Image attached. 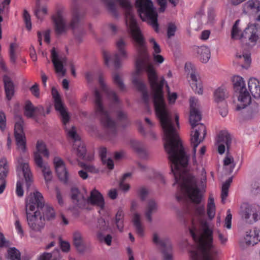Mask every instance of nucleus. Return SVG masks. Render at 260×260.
<instances>
[{"label":"nucleus","mask_w":260,"mask_h":260,"mask_svg":"<svg viewBox=\"0 0 260 260\" xmlns=\"http://www.w3.org/2000/svg\"><path fill=\"white\" fill-rule=\"evenodd\" d=\"M35 164L38 168L42 169L46 182H50L52 176L50 167L47 163L43 162L42 156L37 153L35 154Z\"/></svg>","instance_id":"nucleus-20"},{"label":"nucleus","mask_w":260,"mask_h":260,"mask_svg":"<svg viewBox=\"0 0 260 260\" xmlns=\"http://www.w3.org/2000/svg\"><path fill=\"white\" fill-rule=\"evenodd\" d=\"M137 192L142 201H144L148 193L147 189L144 187H140L137 190Z\"/></svg>","instance_id":"nucleus-59"},{"label":"nucleus","mask_w":260,"mask_h":260,"mask_svg":"<svg viewBox=\"0 0 260 260\" xmlns=\"http://www.w3.org/2000/svg\"><path fill=\"white\" fill-rule=\"evenodd\" d=\"M9 172V166L5 157L1 158V181L6 179Z\"/></svg>","instance_id":"nucleus-43"},{"label":"nucleus","mask_w":260,"mask_h":260,"mask_svg":"<svg viewBox=\"0 0 260 260\" xmlns=\"http://www.w3.org/2000/svg\"><path fill=\"white\" fill-rule=\"evenodd\" d=\"M44 200L42 194L38 191L31 193L26 200L25 212H35L39 211L44 206Z\"/></svg>","instance_id":"nucleus-11"},{"label":"nucleus","mask_w":260,"mask_h":260,"mask_svg":"<svg viewBox=\"0 0 260 260\" xmlns=\"http://www.w3.org/2000/svg\"><path fill=\"white\" fill-rule=\"evenodd\" d=\"M253 233L251 231L249 232H246L244 240L240 243L242 248L244 249L246 246L250 245L254 246L260 240L258 234H256L255 231H254Z\"/></svg>","instance_id":"nucleus-23"},{"label":"nucleus","mask_w":260,"mask_h":260,"mask_svg":"<svg viewBox=\"0 0 260 260\" xmlns=\"http://www.w3.org/2000/svg\"><path fill=\"white\" fill-rule=\"evenodd\" d=\"M189 233L198 247V251H190L191 259L212 260V256L216 255L217 251L212 244V231L209 229L207 221H200L199 230L192 220V227L189 228Z\"/></svg>","instance_id":"nucleus-2"},{"label":"nucleus","mask_w":260,"mask_h":260,"mask_svg":"<svg viewBox=\"0 0 260 260\" xmlns=\"http://www.w3.org/2000/svg\"><path fill=\"white\" fill-rule=\"evenodd\" d=\"M132 145L134 149L143 158H146L148 155V153L144 145L140 142L136 141H132L131 142Z\"/></svg>","instance_id":"nucleus-34"},{"label":"nucleus","mask_w":260,"mask_h":260,"mask_svg":"<svg viewBox=\"0 0 260 260\" xmlns=\"http://www.w3.org/2000/svg\"><path fill=\"white\" fill-rule=\"evenodd\" d=\"M248 86L249 90L255 99L260 98V86L258 81L254 78L249 79Z\"/></svg>","instance_id":"nucleus-24"},{"label":"nucleus","mask_w":260,"mask_h":260,"mask_svg":"<svg viewBox=\"0 0 260 260\" xmlns=\"http://www.w3.org/2000/svg\"><path fill=\"white\" fill-rule=\"evenodd\" d=\"M260 38V27L254 24L248 25L241 35L240 39L244 41V39L248 40L250 42L255 44Z\"/></svg>","instance_id":"nucleus-18"},{"label":"nucleus","mask_w":260,"mask_h":260,"mask_svg":"<svg viewBox=\"0 0 260 260\" xmlns=\"http://www.w3.org/2000/svg\"><path fill=\"white\" fill-rule=\"evenodd\" d=\"M51 57L56 73H61L62 76H64L66 73V70L64 69L63 65L67 62V58L60 56L55 47H53L51 50Z\"/></svg>","instance_id":"nucleus-17"},{"label":"nucleus","mask_w":260,"mask_h":260,"mask_svg":"<svg viewBox=\"0 0 260 260\" xmlns=\"http://www.w3.org/2000/svg\"><path fill=\"white\" fill-rule=\"evenodd\" d=\"M232 218V215L231 213L230 210H228L227 211V215L224 220V226L228 229L231 228V220Z\"/></svg>","instance_id":"nucleus-60"},{"label":"nucleus","mask_w":260,"mask_h":260,"mask_svg":"<svg viewBox=\"0 0 260 260\" xmlns=\"http://www.w3.org/2000/svg\"><path fill=\"white\" fill-rule=\"evenodd\" d=\"M77 155L85 160H91V157L86 156V149L84 144H80L78 145L77 149Z\"/></svg>","instance_id":"nucleus-49"},{"label":"nucleus","mask_w":260,"mask_h":260,"mask_svg":"<svg viewBox=\"0 0 260 260\" xmlns=\"http://www.w3.org/2000/svg\"><path fill=\"white\" fill-rule=\"evenodd\" d=\"M31 93L34 95L36 98H39L40 96V90L39 88V85L37 83H35L34 85H32L29 89Z\"/></svg>","instance_id":"nucleus-61"},{"label":"nucleus","mask_w":260,"mask_h":260,"mask_svg":"<svg viewBox=\"0 0 260 260\" xmlns=\"http://www.w3.org/2000/svg\"><path fill=\"white\" fill-rule=\"evenodd\" d=\"M132 175V173H126L122 176L121 177L119 183V186L120 189L124 191H127L129 188V185L128 184H124V182L125 180V179L129 177H131Z\"/></svg>","instance_id":"nucleus-50"},{"label":"nucleus","mask_w":260,"mask_h":260,"mask_svg":"<svg viewBox=\"0 0 260 260\" xmlns=\"http://www.w3.org/2000/svg\"><path fill=\"white\" fill-rule=\"evenodd\" d=\"M99 82L102 89L107 94L108 97L112 99L115 103H118V98L115 91L110 89L104 83V79L102 75L99 76Z\"/></svg>","instance_id":"nucleus-27"},{"label":"nucleus","mask_w":260,"mask_h":260,"mask_svg":"<svg viewBox=\"0 0 260 260\" xmlns=\"http://www.w3.org/2000/svg\"><path fill=\"white\" fill-rule=\"evenodd\" d=\"M232 182V177L229 178L222 186L221 189V200L222 203H224V200L228 196L229 188L231 182Z\"/></svg>","instance_id":"nucleus-46"},{"label":"nucleus","mask_w":260,"mask_h":260,"mask_svg":"<svg viewBox=\"0 0 260 260\" xmlns=\"http://www.w3.org/2000/svg\"><path fill=\"white\" fill-rule=\"evenodd\" d=\"M117 120L120 123L122 128H125L131 124V121L128 118L127 113L126 111L118 110L116 112Z\"/></svg>","instance_id":"nucleus-29"},{"label":"nucleus","mask_w":260,"mask_h":260,"mask_svg":"<svg viewBox=\"0 0 260 260\" xmlns=\"http://www.w3.org/2000/svg\"><path fill=\"white\" fill-rule=\"evenodd\" d=\"M247 9L257 13L260 11V2L258 0H249L245 4Z\"/></svg>","instance_id":"nucleus-41"},{"label":"nucleus","mask_w":260,"mask_h":260,"mask_svg":"<svg viewBox=\"0 0 260 260\" xmlns=\"http://www.w3.org/2000/svg\"><path fill=\"white\" fill-rule=\"evenodd\" d=\"M127 45V42L123 38H120L116 41V46L117 52L114 54L112 57L114 66L116 69H118L121 67V60L126 59L128 57L126 50Z\"/></svg>","instance_id":"nucleus-15"},{"label":"nucleus","mask_w":260,"mask_h":260,"mask_svg":"<svg viewBox=\"0 0 260 260\" xmlns=\"http://www.w3.org/2000/svg\"><path fill=\"white\" fill-rule=\"evenodd\" d=\"M177 27L175 24L173 23L170 22L168 24L167 29V36L169 38L174 36L176 31Z\"/></svg>","instance_id":"nucleus-57"},{"label":"nucleus","mask_w":260,"mask_h":260,"mask_svg":"<svg viewBox=\"0 0 260 260\" xmlns=\"http://www.w3.org/2000/svg\"><path fill=\"white\" fill-rule=\"evenodd\" d=\"M136 6L140 17L143 20H148L157 32L159 31V25L157 22V14L154 10L151 0H137Z\"/></svg>","instance_id":"nucleus-5"},{"label":"nucleus","mask_w":260,"mask_h":260,"mask_svg":"<svg viewBox=\"0 0 260 260\" xmlns=\"http://www.w3.org/2000/svg\"><path fill=\"white\" fill-rule=\"evenodd\" d=\"M152 242L160 248L164 260H173L172 244L168 238L160 239L158 234L154 233L153 234Z\"/></svg>","instance_id":"nucleus-13"},{"label":"nucleus","mask_w":260,"mask_h":260,"mask_svg":"<svg viewBox=\"0 0 260 260\" xmlns=\"http://www.w3.org/2000/svg\"><path fill=\"white\" fill-rule=\"evenodd\" d=\"M52 95L54 99L55 110L59 112L61 120L65 130H67V124L70 120V116L62 103L60 95L55 87L52 88Z\"/></svg>","instance_id":"nucleus-10"},{"label":"nucleus","mask_w":260,"mask_h":260,"mask_svg":"<svg viewBox=\"0 0 260 260\" xmlns=\"http://www.w3.org/2000/svg\"><path fill=\"white\" fill-rule=\"evenodd\" d=\"M41 213L44 219L46 218L48 220H52L55 218V213L54 210L52 207L49 205H44L42 209H41Z\"/></svg>","instance_id":"nucleus-35"},{"label":"nucleus","mask_w":260,"mask_h":260,"mask_svg":"<svg viewBox=\"0 0 260 260\" xmlns=\"http://www.w3.org/2000/svg\"><path fill=\"white\" fill-rule=\"evenodd\" d=\"M241 215L246 221L250 224L260 219V207L244 204L241 207Z\"/></svg>","instance_id":"nucleus-14"},{"label":"nucleus","mask_w":260,"mask_h":260,"mask_svg":"<svg viewBox=\"0 0 260 260\" xmlns=\"http://www.w3.org/2000/svg\"><path fill=\"white\" fill-rule=\"evenodd\" d=\"M1 72L4 73L3 75V82L6 99L9 101L14 95L15 85L13 79L11 77V72L6 66L5 62L2 58Z\"/></svg>","instance_id":"nucleus-8"},{"label":"nucleus","mask_w":260,"mask_h":260,"mask_svg":"<svg viewBox=\"0 0 260 260\" xmlns=\"http://www.w3.org/2000/svg\"><path fill=\"white\" fill-rule=\"evenodd\" d=\"M35 113L36 114V119H35L36 121H38L37 118V116L40 115L45 116L44 108L41 105H38L36 107H35Z\"/></svg>","instance_id":"nucleus-58"},{"label":"nucleus","mask_w":260,"mask_h":260,"mask_svg":"<svg viewBox=\"0 0 260 260\" xmlns=\"http://www.w3.org/2000/svg\"><path fill=\"white\" fill-rule=\"evenodd\" d=\"M16 194L19 197L23 196V189L22 188V183L20 181H18L16 184Z\"/></svg>","instance_id":"nucleus-64"},{"label":"nucleus","mask_w":260,"mask_h":260,"mask_svg":"<svg viewBox=\"0 0 260 260\" xmlns=\"http://www.w3.org/2000/svg\"><path fill=\"white\" fill-rule=\"evenodd\" d=\"M97 227L99 230L97 237L98 239L102 241L103 239V233L110 229L109 222L106 221L104 218L101 217L98 219Z\"/></svg>","instance_id":"nucleus-30"},{"label":"nucleus","mask_w":260,"mask_h":260,"mask_svg":"<svg viewBox=\"0 0 260 260\" xmlns=\"http://www.w3.org/2000/svg\"><path fill=\"white\" fill-rule=\"evenodd\" d=\"M92 205L96 206L103 209L105 207L104 199L103 195L96 189H93L90 192V194L89 197L86 199L84 197H82V201L83 203L85 202Z\"/></svg>","instance_id":"nucleus-19"},{"label":"nucleus","mask_w":260,"mask_h":260,"mask_svg":"<svg viewBox=\"0 0 260 260\" xmlns=\"http://www.w3.org/2000/svg\"><path fill=\"white\" fill-rule=\"evenodd\" d=\"M217 143L225 145L227 148V154L229 153V149L232 143V137L228 132H220L218 135Z\"/></svg>","instance_id":"nucleus-31"},{"label":"nucleus","mask_w":260,"mask_h":260,"mask_svg":"<svg viewBox=\"0 0 260 260\" xmlns=\"http://www.w3.org/2000/svg\"><path fill=\"white\" fill-rule=\"evenodd\" d=\"M223 165L228 173L229 174H231L236 166L233 157L227 155L223 160Z\"/></svg>","instance_id":"nucleus-39"},{"label":"nucleus","mask_w":260,"mask_h":260,"mask_svg":"<svg viewBox=\"0 0 260 260\" xmlns=\"http://www.w3.org/2000/svg\"><path fill=\"white\" fill-rule=\"evenodd\" d=\"M157 210V204L153 200H150L148 202L145 212V216L148 222H151L152 220V215Z\"/></svg>","instance_id":"nucleus-28"},{"label":"nucleus","mask_w":260,"mask_h":260,"mask_svg":"<svg viewBox=\"0 0 260 260\" xmlns=\"http://www.w3.org/2000/svg\"><path fill=\"white\" fill-rule=\"evenodd\" d=\"M113 80L114 83L121 91H123L125 89L123 80L119 74L117 73L113 74Z\"/></svg>","instance_id":"nucleus-47"},{"label":"nucleus","mask_w":260,"mask_h":260,"mask_svg":"<svg viewBox=\"0 0 260 260\" xmlns=\"http://www.w3.org/2000/svg\"><path fill=\"white\" fill-rule=\"evenodd\" d=\"M109 11L115 16L118 15L114 2L110 0H103Z\"/></svg>","instance_id":"nucleus-51"},{"label":"nucleus","mask_w":260,"mask_h":260,"mask_svg":"<svg viewBox=\"0 0 260 260\" xmlns=\"http://www.w3.org/2000/svg\"><path fill=\"white\" fill-rule=\"evenodd\" d=\"M58 252V251L57 250L53 251L52 253L44 252L40 255L39 260H51L52 258H53L52 260L55 259Z\"/></svg>","instance_id":"nucleus-52"},{"label":"nucleus","mask_w":260,"mask_h":260,"mask_svg":"<svg viewBox=\"0 0 260 260\" xmlns=\"http://www.w3.org/2000/svg\"><path fill=\"white\" fill-rule=\"evenodd\" d=\"M17 172L19 175V173L22 172L25 179L27 189H29L33 182V177L29 165L27 163L19 162L17 167Z\"/></svg>","instance_id":"nucleus-22"},{"label":"nucleus","mask_w":260,"mask_h":260,"mask_svg":"<svg viewBox=\"0 0 260 260\" xmlns=\"http://www.w3.org/2000/svg\"><path fill=\"white\" fill-rule=\"evenodd\" d=\"M132 221L137 234L140 236H143L144 228L141 221L140 215L137 213H134Z\"/></svg>","instance_id":"nucleus-32"},{"label":"nucleus","mask_w":260,"mask_h":260,"mask_svg":"<svg viewBox=\"0 0 260 260\" xmlns=\"http://www.w3.org/2000/svg\"><path fill=\"white\" fill-rule=\"evenodd\" d=\"M11 0H1V14H8L9 11V5Z\"/></svg>","instance_id":"nucleus-56"},{"label":"nucleus","mask_w":260,"mask_h":260,"mask_svg":"<svg viewBox=\"0 0 260 260\" xmlns=\"http://www.w3.org/2000/svg\"><path fill=\"white\" fill-rule=\"evenodd\" d=\"M15 126L14 136L17 145L22 152L26 150V139L23 131L24 120L22 116L18 114L14 116Z\"/></svg>","instance_id":"nucleus-9"},{"label":"nucleus","mask_w":260,"mask_h":260,"mask_svg":"<svg viewBox=\"0 0 260 260\" xmlns=\"http://www.w3.org/2000/svg\"><path fill=\"white\" fill-rule=\"evenodd\" d=\"M23 18L25 23L26 28L28 30H30L31 28L30 16L26 10H24L23 11Z\"/></svg>","instance_id":"nucleus-54"},{"label":"nucleus","mask_w":260,"mask_h":260,"mask_svg":"<svg viewBox=\"0 0 260 260\" xmlns=\"http://www.w3.org/2000/svg\"><path fill=\"white\" fill-rule=\"evenodd\" d=\"M106 152L107 150L105 148H103L101 149L100 151V155L101 157L102 161L103 163L105 165H106L107 167L110 170H112L114 168L113 161L112 159L106 158Z\"/></svg>","instance_id":"nucleus-40"},{"label":"nucleus","mask_w":260,"mask_h":260,"mask_svg":"<svg viewBox=\"0 0 260 260\" xmlns=\"http://www.w3.org/2000/svg\"><path fill=\"white\" fill-rule=\"evenodd\" d=\"M215 213V205L214 203V198L212 196H210L208 199L207 214L210 219H212Z\"/></svg>","instance_id":"nucleus-42"},{"label":"nucleus","mask_w":260,"mask_h":260,"mask_svg":"<svg viewBox=\"0 0 260 260\" xmlns=\"http://www.w3.org/2000/svg\"><path fill=\"white\" fill-rule=\"evenodd\" d=\"M185 70L187 74H190V78L191 80L190 83L192 89L199 94H203L202 85L200 80L195 68L190 63H186L185 66Z\"/></svg>","instance_id":"nucleus-16"},{"label":"nucleus","mask_w":260,"mask_h":260,"mask_svg":"<svg viewBox=\"0 0 260 260\" xmlns=\"http://www.w3.org/2000/svg\"><path fill=\"white\" fill-rule=\"evenodd\" d=\"M227 96L224 89L221 87L218 88L214 92L215 101L217 103L222 102Z\"/></svg>","instance_id":"nucleus-48"},{"label":"nucleus","mask_w":260,"mask_h":260,"mask_svg":"<svg viewBox=\"0 0 260 260\" xmlns=\"http://www.w3.org/2000/svg\"><path fill=\"white\" fill-rule=\"evenodd\" d=\"M116 1L125 10L126 22L127 23L128 21L130 32L136 48L137 75L133 77L132 82L139 91L147 89L145 83L138 77L144 71L147 72L148 81L153 91L155 113L164 132V147L171 162V172L174 176L175 182L173 185L178 183L179 187H198L195 177L185 170L188 159L165 101L163 87L165 80L162 77L158 82L154 67L149 62L150 57L146 42L132 13V5L130 2L128 0Z\"/></svg>","instance_id":"nucleus-1"},{"label":"nucleus","mask_w":260,"mask_h":260,"mask_svg":"<svg viewBox=\"0 0 260 260\" xmlns=\"http://www.w3.org/2000/svg\"><path fill=\"white\" fill-rule=\"evenodd\" d=\"M124 213L121 209H119L115 216V223L117 229L121 232L123 228V218Z\"/></svg>","instance_id":"nucleus-45"},{"label":"nucleus","mask_w":260,"mask_h":260,"mask_svg":"<svg viewBox=\"0 0 260 260\" xmlns=\"http://www.w3.org/2000/svg\"><path fill=\"white\" fill-rule=\"evenodd\" d=\"M17 45L15 43H11L10 46V61L15 63L16 60V56L15 53V50L17 48Z\"/></svg>","instance_id":"nucleus-55"},{"label":"nucleus","mask_w":260,"mask_h":260,"mask_svg":"<svg viewBox=\"0 0 260 260\" xmlns=\"http://www.w3.org/2000/svg\"><path fill=\"white\" fill-rule=\"evenodd\" d=\"M54 25L55 32L57 36L66 34L69 28L71 29L74 32L75 29L81 28L82 25L83 16L78 12H74L71 19L67 24L66 20L63 18L61 11H57L55 16L52 17Z\"/></svg>","instance_id":"nucleus-4"},{"label":"nucleus","mask_w":260,"mask_h":260,"mask_svg":"<svg viewBox=\"0 0 260 260\" xmlns=\"http://www.w3.org/2000/svg\"><path fill=\"white\" fill-rule=\"evenodd\" d=\"M73 245L79 253H83L85 246L83 243L82 235L79 231H75L73 236Z\"/></svg>","instance_id":"nucleus-25"},{"label":"nucleus","mask_w":260,"mask_h":260,"mask_svg":"<svg viewBox=\"0 0 260 260\" xmlns=\"http://www.w3.org/2000/svg\"><path fill=\"white\" fill-rule=\"evenodd\" d=\"M5 256L10 260H21V253L15 247L8 248Z\"/></svg>","instance_id":"nucleus-37"},{"label":"nucleus","mask_w":260,"mask_h":260,"mask_svg":"<svg viewBox=\"0 0 260 260\" xmlns=\"http://www.w3.org/2000/svg\"><path fill=\"white\" fill-rule=\"evenodd\" d=\"M24 109V114L26 117L27 118H34V119H36L35 106L30 101H26Z\"/></svg>","instance_id":"nucleus-38"},{"label":"nucleus","mask_w":260,"mask_h":260,"mask_svg":"<svg viewBox=\"0 0 260 260\" xmlns=\"http://www.w3.org/2000/svg\"><path fill=\"white\" fill-rule=\"evenodd\" d=\"M94 98L96 115L100 118L101 124L107 131L109 139L113 141L117 133L116 122L110 117L109 112L103 106L102 96L97 89L94 91Z\"/></svg>","instance_id":"nucleus-3"},{"label":"nucleus","mask_w":260,"mask_h":260,"mask_svg":"<svg viewBox=\"0 0 260 260\" xmlns=\"http://www.w3.org/2000/svg\"><path fill=\"white\" fill-rule=\"evenodd\" d=\"M53 162L58 178L64 183H67L68 181V172L63 161L60 158L55 157L54 158Z\"/></svg>","instance_id":"nucleus-21"},{"label":"nucleus","mask_w":260,"mask_h":260,"mask_svg":"<svg viewBox=\"0 0 260 260\" xmlns=\"http://www.w3.org/2000/svg\"><path fill=\"white\" fill-rule=\"evenodd\" d=\"M197 52L200 60L203 63H206L210 58V50L206 46H203L201 47H198Z\"/></svg>","instance_id":"nucleus-33"},{"label":"nucleus","mask_w":260,"mask_h":260,"mask_svg":"<svg viewBox=\"0 0 260 260\" xmlns=\"http://www.w3.org/2000/svg\"><path fill=\"white\" fill-rule=\"evenodd\" d=\"M236 57L237 58H241L242 57L243 58L245 64H242L241 67L243 68L247 69L251 63V59H250V55L249 54L246 53V54H243L242 55H238V54H236Z\"/></svg>","instance_id":"nucleus-53"},{"label":"nucleus","mask_w":260,"mask_h":260,"mask_svg":"<svg viewBox=\"0 0 260 260\" xmlns=\"http://www.w3.org/2000/svg\"><path fill=\"white\" fill-rule=\"evenodd\" d=\"M197 100L194 98L190 99V115L189 119L192 121L194 120V118L196 117L198 120H201L202 115L200 110L197 108Z\"/></svg>","instance_id":"nucleus-26"},{"label":"nucleus","mask_w":260,"mask_h":260,"mask_svg":"<svg viewBox=\"0 0 260 260\" xmlns=\"http://www.w3.org/2000/svg\"><path fill=\"white\" fill-rule=\"evenodd\" d=\"M240 20H237L235 22L234 25L233 26L232 29V39H236V36L238 35L239 32V29L238 28V25L239 23Z\"/></svg>","instance_id":"nucleus-63"},{"label":"nucleus","mask_w":260,"mask_h":260,"mask_svg":"<svg viewBox=\"0 0 260 260\" xmlns=\"http://www.w3.org/2000/svg\"><path fill=\"white\" fill-rule=\"evenodd\" d=\"M201 120H198L194 117L192 121L189 119V122L191 125L190 143L192 146L193 159L196 161V149L198 145L202 143L207 134L206 126L202 123H199Z\"/></svg>","instance_id":"nucleus-6"},{"label":"nucleus","mask_w":260,"mask_h":260,"mask_svg":"<svg viewBox=\"0 0 260 260\" xmlns=\"http://www.w3.org/2000/svg\"><path fill=\"white\" fill-rule=\"evenodd\" d=\"M71 198L73 202L77 205L79 208H82L84 206V203H80L79 195V190L77 187H72L71 190Z\"/></svg>","instance_id":"nucleus-44"},{"label":"nucleus","mask_w":260,"mask_h":260,"mask_svg":"<svg viewBox=\"0 0 260 260\" xmlns=\"http://www.w3.org/2000/svg\"><path fill=\"white\" fill-rule=\"evenodd\" d=\"M234 90L236 92L239 94L238 100L243 103L242 106H237V110H239L245 108L251 103V96L247 91L243 79L239 76H234L233 78Z\"/></svg>","instance_id":"nucleus-7"},{"label":"nucleus","mask_w":260,"mask_h":260,"mask_svg":"<svg viewBox=\"0 0 260 260\" xmlns=\"http://www.w3.org/2000/svg\"><path fill=\"white\" fill-rule=\"evenodd\" d=\"M150 42L153 45V49L154 50L153 54H158L161 52V49L158 43L155 41L154 38H151L149 40Z\"/></svg>","instance_id":"nucleus-62"},{"label":"nucleus","mask_w":260,"mask_h":260,"mask_svg":"<svg viewBox=\"0 0 260 260\" xmlns=\"http://www.w3.org/2000/svg\"><path fill=\"white\" fill-rule=\"evenodd\" d=\"M26 220L29 228L37 232H41L45 226L44 218L39 211H35L33 214L29 211L25 212Z\"/></svg>","instance_id":"nucleus-12"},{"label":"nucleus","mask_w":260,"mask_h":260,"mask_svg":"<svg viewBox=\"0 0 260 260\" xmlns=\"http://www.w3.org/2000/svg\"><path fill=\"white\" fill-rule=\"evenodd\" d=\"M37 151L34 153V158L35 161V154L37 153L41 156L40 154H42L44 157L48 158L49 156V152L46 148V146L42 141H38L36 146Z\"/></svg>","instance_id":"nucleus-36"}]
</instances>
